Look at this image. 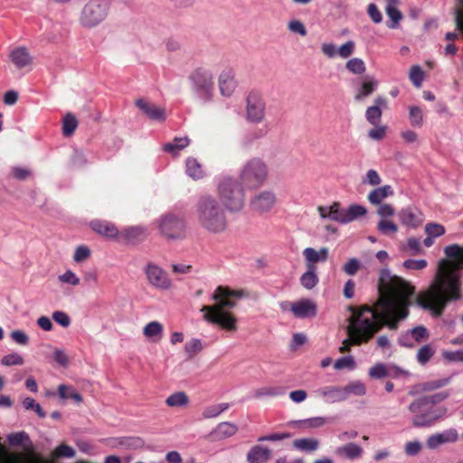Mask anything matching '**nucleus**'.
<instances>
[{"instance_id":"62","label":"nucleus","mask_w":463,"mask_h":463,"mask_svg":"<svg viewBox=\"0 0 463 463\" xmlns=\"http://www.w3.org/2000/svg\"><path fill=\"white\" fill-rule=\"evenodd\" d=\"M24 360L19 354L14 353L3 357L2 364L6 366L22 365Z\"/></svg>"},{"instance_id":"47","label":"nucleus","mask_w":463,"mask_h":463,"mask_svg":"<svg viewBox=\"0 0 463 463\" xmlns=\"http://www.w3.org/2000/svg\"><path fill=\"white\" fill-rule=\"evenodd\" d=\"M345 68L353 74L361 75L365 70L366 66L364 61L360 58H352L345 63Z\"/></svg>"},{"instance_id":"18","label":"nucleus","mask_w":463,"mask_h":463,"mask_svg":"<svg viewBox=\"0 0 463 463\" xmlns=\"http://www.w3.org/2000/svg\"><path fill=\"white\" fill-rule=\"evenodd\" d=\"M398 216L402 224L411 228L420 226L423 222L422 213L411 206L402 209Z\"/></svg>"},{"instance_id":"44","label":"nucleus","mask_w":463,"mask_h":463,"mask_svg":"<svg viewBox=\"0 0 463 463\" xmlns=\"http://www.w3.org/2000/svg\"><path fill=\"white\" fill-rule=\"evenodd\" d=\"M450 382L449 378H442L438 380H432L424 382L418 385V388L423 392H431L448 385Z\"/></svg>"},{"instance_id":"43","label":"nucleus","mask_w":463,"mask_h":463,"mask_svg":"<svg viewBox=\"0 0 463 463\" xmlns=\"http://www.w3.org/2000/svg\"><path fill=\"white\" fill-rule=\"evenodd\" d=\"M67 391H71V399L73 400L76 403H80L82 402V396L78 392H76V390L72 386L66 384H60L58 386V395L60 396L61 399H69Z\"/></svg>"},{"instance_id":"23","label":"nucleus","mask_w":463,"mask_h":463,"mask_svg":"<svg viewBox=\"0 0 463 463\" xmlns=\"http://www.w3.org/2000/svg\"><path fill=\"white\" fill-rule=\"evenodd\" d=\"M400 0H386L385 13L389 17L386 26L390 29H397L403 18L402 12L397 8Z\"/></svg>"},{"instance_id":"31","label":"nucleus","mask_w":463,"mask_h":463,"mask_svg":"<svg viewBox=\"0 0 463 463\" xmlns=\"http://www.w3.org/2000/svg\"><path fill=\"white\" fill-rule=\"evenodd\" d=\"M190 144V139L187 137H175L172 142L164 145L163 149L165 152L176 155L179 151L184 149Z\"/></svg>"},{"instance_id":"24","label":"nucleus","mask_w":463,"mask_h":463,"mask_svg":"<svg viewBox=\"0 0 463 463\" xmlns=\"http://www.w3.org/2000/svg\"><path fill=\"white\" fill-rule=\"evenodd\" d=\"M136 105L152 120L164 121L165 119V109L148 103L142 99H137Z\"/></svg>"},{"instance_id":"46","label":"nucleus","mask_w":463,"mask_h":463,"mask_svg":"<svg viewBox=\"0 0 463 463\" xmlns=\"http://www.w3.org/2000/svg\"><path fill=\"white\" fill-rule=\"evenodd\" d=\"M344 392H345V400L349 397L350 394H354L356 396H363L366 392L365 385L358 381L352 382L344 387Z\"/></svg>"},{"instance_id":"14","label":"nucleus","mask_w":463,"mask_h":463,"mask_svg":"<svg viewBox=\"0 0 463 463\" xmlns=\"http://www.w3.org/2000/svg\"><path fill=\"white\" fill-rule=\"evenodd\" d=\"M147 230L144 226H128L120 231L118 242L137 245L143 242L147 238Z\"/></svg>"},{"instance_id":"49","label":"nucleus","mask_w":463,"mask_h":463,"mask_svg":"<svg viewBox=\"0 0 463 463\" xmlns=\"http://www.w3.org/2000/svg\"><path fill=\"white\" fill-rule=\"evenodd\" d=\"M411 337L417 343L426 341L430 337V332L424 326H418L409 330Z\"/></svg>"},{"instance_id":"5","label":"nucleus","mask_w":463,"mask_h":463,"mask_svg":"<svg viewBox=\"0 0 463 463\" xmlns=\"http://www.w3.org/2000/svg\"><path fill=\"white\" fill-rule=\"evenodd\" d=\"M217 192L222 204L228 211L237 213L244 207V189L233 178H222L218 184Z\"/></svg>"},{"instance_id":"11","label":"nucleus","mask_w":463,"mask_h":463,"mask_svg":"<svg viewBox=\"0 0 463 463\" xmlns=\"http://www.w3.org/2000/svg\"><path fill=\"white\" fill-rule=\"evenodd\" d=\"M203 312L207 322L218 325L226 331L237 330V319L232 312L218 309H205Z\"/></svg>"},{"instance_id":"27","label":"nucleus","mask_w":463,"mask_h":463,"mask_svg":"<svg viewBox=\"0 0 463 463\" xmlns=\"http://www.w3.org/2000/svg\"><path fill=\"white\" fill-rule=\"evenodd\" d=\"M335 453L343 458L357 459L363 454V448L355 443H347L335 449Z\"/></svg>"},{"instance_id":"7","label":"nucleus","mask_w":463,"mask_h":463,"mask_svg":"<svg viewBox=\"0 0 463 463\" xmlns=\"http://www.w3.org/2000/svg\"><path fill=\"white\" fill-rule=\"evenodd\" d=\"M268 173V166L261 159L252 158L242 166L239 179L245 188L258 189L266 181Z\"/></svg>"},{"instance_id":"30","label":"nucleus","mask_w":463,"mask_h":463,"mask_svg":"<svg viewBox=\"0 0 463 463\" xmlns=\"http://www.w3.org/2000/svg\"><path fill=\"white\" fill-rule=\"evenodd\" d=\"M393 194V190L391 185H383L382 187L373 190L368 194V201L372 204H380L383 200Z\"/></svg>"},{"instance_id":"55","label":"nucleus","mask_w":463,"mask_h":463,"mask_svg":"<svg viewBox=\"0 0 463 463\" xmlns=\"http://www.w3.org/2000/svg\"><path fill=\"white\" fill-rule=\"evenodd\" d=\"M22 403L25 410L34 411L40 418L43 419L46 416L41 405L37 403L34 399L26 397Z\"/></svg>"},{"instance_id":"12","label":"nucleus","mask_w":463,"mask_h":463,"mask_svg":"<svg viewBox=\"0 0 463 463\" xmlns=\"http://www.w3.org/2000/svg\"><path fill=\"white\" fill-rule=\"evenodd\" d=\"M277 202L276 194L272 191L264 190L255 194L250 202V209L259 213L262 214L271 211Z\"/></svg>"},{"instance_id":"64","label":"nucleus","mask_w":463,"mask_h":463,"mask_svg":"<svg viewBox=\"0 0 463 463\" xmlns=\"http://www.w3.org/2000/svg\"><path fill=\"white\" fill-rule=\"evenodd\" d=\"M361 264L355 258L350 259L343 267V270L347 275H354L360 269Z\"/></svg>"},{"instance_id":"60","label":"nucleus","mask_w":463,"mask_h":463,"mask_svg":"<svg viewBox=\"0 0 463 463\" xmlns=\"http://www.w3.org/2000/svg\"><path fill=\"white\" fill-rule=\"evenodd\" d=\"M334 367L336 370H342L345 368L352 370L355 367V362L352 356H344L335 361Z\"/></svg>"},{"instance_id":"4","label":"nucleus","mask_w":463,"mask_h":463,"mask_svg":"<svg viewBox=\"0 0 463 463\" xmlns=\"http://www.w3.org/2000/svg\"><path fill=\"white\" fill-rule=\"evenodd\" d=\"M411 414V424L416 428H430L439 421L447 412L443 406H430L420 397L412 401L408 406Z\"/></svg>"},{"instance_id":"38","label":"nucleus","mask_w":463,"mask_h":463,"mask_svg":"<svg viewBox=\"0 0 463 463\" xmlns=\"http://www.w3.org/2000/svg\"><path fill=\"white\" fill-rule=\"evenodd\" d=\"M376 86L377 81L373 78L367 77L355 95V99L359 100L368 97L374 91Z\"/></svg>"},{"instance_id":"48","label":"nucleus","mask_w":463,"mask_h":463,"mask_svg":"<svg viewBox=\"0 0 463 463\" xmlns=\"http://www.w3.org/2000/svg\"><path fill=\"white\" fill-rule=\"evenodd\" d=\"M434 354L435 350L430 345H425L418 350L416 355L417 361L419 364L424 365L431 359Z\"/></svg>"},{"instance_id":"16","label":"nucleus","mask_w":463,"mask_h":463,"mask_svg":"<svg viewBox=\"0 0 463 463\" xmlns=\"http://www.w3.org/2000/svg\"><path fill=\"white\" fill-rule=\"evenodd\" d=\"M90 225L96 233L109 240L118 241L120 231H118L114 223L107 221L94 220L90 222Z\"/></svg>"},{"instance_id":"56","label":"nucleus","mask_w":463,"mask_h":463,"mask_svg":"<svg viewBox=\"0 0 463 463\" xmlns=\"http://www.w3.org/2000/svg\"><path fill=\"white\" fill-rule=\"evenodd\" d=\"M388 375V370L384 364L379 363L369 370V376L373 379H382Z\"/></svg>"},{"instance_id":"26","label":"nucleus","mask_w":463,"mask_h":463,"mask_svg":"<svg viewBox=\"0 0 463 463\" xmlns=\"http://www.w3.org/2000/svg\"><path fill=\"white\" fill-rule=\"evenodd\" d=\"M316 392L328 402H338L345 400L344 387L326 386L317 390Z\"/></svg>"},{"instance_id":"36","label":"nucleus","mask_w":463,"mask_h":463,"mask_svg":"<svg viewBox=\"0 0 463 463\" xmlns=\"http://www.w3.org/2000/svg\"><path fill=\"white\" fill-rule=\"evenodd\" d=\"M367 210L364 206L359 204H352L345 210V223L351 222L355 219L365 215Z\"/></svg>"},{"instance_id":"58","label":"nucleus","mask_w":463,"mask_h":463,"mask_svg":"<svg viewBox=\"0 0 463 463\" xmlns=\"http://www.w3.org/2000/svg\"><path fill=\"white\" fill-rule=\"evenodd\" d=\"M425 232L431 237H439L445 233V228L439 223L430 222L425 226Z\"/></svg>"},{"instance_id":"39","label":"nucleus","mask_w":463,"mask_h":463,"mask_svg":"<svg viewBox=\"0 0 463 463\" xmlns=\"http://www.w3.org/2000/svg\"><path fill=\"white\" fill-rule=\"evenodd\" d=\"M164 327L163 325L158 321L149 322L143 328V334L147 338L161 337L163 335Z\"/></svg>"},{"instance_id":"63","label":"nucleus","mask_w":463,"mask_h":463,"mask_svg":"<svg viewBox=\"0 0 463 463\" xmlns=\"http://www.w3.org/2000/svg\"><path fill=\"white\" fill-rule=\"evenodd\" d=\"M367 14H368L370 19L374 24L382 23V21H383V14H382L381 11L379 10L378 6L375 4L371 3V4L368 5V6H367Z\"/></svg>"},{"instance_id":"2","label":"nucleus","mask_w":463,"mask_h":463,"mask_svg":"<svg viewBox=\"0 0 463 463\" xmlns=\"http://www.w3.org/2000/svg\"><path fill=\"white\" fill-rule=\"evenodd\" d=\"M444 253L446 258L439 261L430 287L415 298L417 306L434 317H439L449 302L459 300L462 293L463 246L450 244L444 248Z\"/></svg>"},{"instance_id":"15","label":"nucleus","mask_w":463,"mask_h":463,"mask_svg":"<svg viewBox=\"0 0 463 463\" xmlns=\"http://www.w3.org/2000/svg\"><path fill=\"white\" fill-rule=\"evenodd\" d=\"M190 80L198 90L208 92L213 85L212 72L203 67L195 69L190 75Z\"/></svg>"},{"instance_id":"52","label":"nucleus","mask_w":463,"mask_h":463,"mask_svg":"<svg viewBox=\"0 0 463 463\" xmlns=\"http://www.w3.org/2000/svg\"><path fill=\"white\" fill-rule=\"evenodd\" d=\"M378 231L384 235H391L398 232V226L392 221L382 219L377 224Z\"/></svg>"},{"instance_id":"61","label":"nucleus","mask_w":463,"mask_h":463,"mask_svg":"<svg viewBox=\"0 0 463 463\" xmlns=\"http://www.w3.org/2000/svg\"><path fill=\"white\" fill-rule=\"evenodd\" d=\"M428 266V262L425 260H412L409 259L403 262V267L407 269L421 270Z\"/></svg>"},{"instance_id":"37","label":"nucleus","mask_w":463,"mask_h":463,"mask_svg":"<svg viewBox=\"0 0 463 463\" xmlns=\"http://www.w3.org/2000/svg\"><path fill=\"white\" fill-rule=\"evenodd\" d=\"M189 398L184 392H176L172 393L166 400L165 403L169 407H184L188 404Z\"/></svg>"},{"instance_id":"34","label":"nucleus","mask_w":463,"mask_h":463,"mask_svg":"<svg viewBox=\"0 0 463 463\" xmlns=\"http://www.w3.org/2000/svg\"><path fill=\"white\" fill-rule=\"evenodd\" d=\"M299 281L305 288L308 290L314 288L319 282L317 269H307V271L301 275Z\"/></svg>"},{"instance_id":"54","label":"nucleus","mask_w":463,"mask_h":463,"mask_svg":"<svg viewBox=\"0 0 463 463\" xmlns=\"http://www.w3.org/2000/svg\"><path fill=\"white\" fill-rule=\"evenodd\" d=\"M449 396V392L448 391H442L434 394L424 395L420 398L425 400L430 406H439L438 404L446 400Z\"/></svg>"},{"instance_id":"10","label":"nucleus","mask_w":463,"mask_h":463,"mask_svg":"<svg viewBox=\"0 0 463 463\" xmlns=\"http://www.w3.org/2000/svg\"><path fill=\"white\" fill-rule=\"evenodd\" d=\"M266 104L260 93L251 91L246 98V118L250 122L260 123L265 118Z\"/></svg>"},{"instance_id":"8","label":"nucleus","mask_w":463,"mask_h":463,"mask_svg":"<svg viewBox=\"0 0 463 463\" xmlns=\"http://www.w3.org/2000/svg\"><path fill=\"white\" fill-rule=\"evenodd\" d=\"M156 224L160 235L167 241L183 240L186 236L185 220L175 213H168L161 215Z\"/></svg>"},{"instance_id":"45","label":"nucleus","mask_w":463,"mask_h":463,"mask_svg":"<svg viewBox=\"0 0 463 463\" xmlns=\"http://www.w3.org/2000/svg\"><path fill=\"white\" fill-rule=\"evenodd\" d=\"M410 124L414 128H421L423 125V112L418 106L409 108Z\"/></svg>"},{"instance_id":"6","label":"nucleus","mask_w":463,"mask_h":463,"mask_svg":"<svg viewBox=\"0 0 463 463\" xmlns=\"http://www.w3.org/2000/svg\"><path fill=\"white\" fill-rule=\"evenodd\" d=\"M109 10L108 0H89L80 12L79 24L86 29L97 27L105 21Z\"/></svg>"},{"instance_id":"20","label":"nucleus","mask_w":463,"mask_h":463,"mask_svg":"<svg viewBox=\"0 0 463 463\" xmlns=\"http://www.w3.org/2000/svg\"><path fill=\"white\" fill-rule=\"evenodd\" d=\"M293 315L298 318L313 317L317 315V305L310 299H301L291 306Z\"/></svg>"},{"instance_id":"53","label":"nucleus","mask_w":463,"mask_h":463,"mask_svg":"<svg viewBox=\"0 0 463 463\" xmlns=\"http://www.w3.org/2000/svg\"><path fill=\"white\" fill-rule=\"evenodd\" d=\"M409 78L416 88H420L423 81V71L421 67L413 65L410 70Z\"/></svg>"},{"instance_id":"32","label":"nucleus","mask_w":463,"mask_h":463,"mask_svg":"<svg viewBox=\"0 0 463 463\" xmlns=\"http://www.w3.org/2000/svg\"><path fill=\"white\" fill-rule=\"evenodd\" d=\"M237 431L238 428L235 424L222 422L217 425L213 433L218 439H226L233 436Z\"/></svg>"},{"instance_id":"28","label":"nucleus","mask_w":463,"mask_h":463,"mask_svg":"<svg viewBox=\"0 0 463 463\" xmlns=\"http://www.w3.org/2000/svg\"><path fill=\"white\" fill-rule=\"evenodd\" d=\"M271 451L265 447L255 445L247 454L249 463H264L270 458Z\"/></svg>"},{"instance_id":"35","label":"nucleus","mask_w":463,"mask_h":463,"mask_svg":"<svg viewBox=\"0 0 463 463\" xmlns=\"http://www.w3.org/2000/svg\"><path fill=\"white\" fill-rule=\"evenodd\" d=\"M186 173L194 180L202 179L204 175L202 165L193 157H189L186 160Z\"/></svg>"},{"instance_id":"21","label":"nucleus","mask_w":463,"mask_h":463,"mask_svg":"<svg viewBox=\"0 0 463 463\" xmlns=\"http://www.w3.org/2000/svg\"><path fill=\"white\" fill-rule=\"evenodd\" d=\"M219 88L222 95L230 97L235 88L234 71L232 68H225L219 76Z\"/></svg>"},{"instance_id":"1","label":"nucleus","mask_w":463,"mask_h":463,"mask_svg":"<svg viewBox=\"0 0 463 463\" xmlns=\"http://www.w3.org/2000/svg\"><path fill=\"white\" fill-rule=\"evenodd\" d=\"M378 292L373 305L348 307L352 313L346 328L348 336L342 342L340 353H348L352 346L368 343L383 327L397 331L409 317L410 307L417 296L411 282L384 269L380 272Z\"/></svg>"},{"instance_id":"50","label":"nucleus","mask_w":463,"mask_h":463,"mask_svg":"<svg viewBox=\"0 0 463 463\" xmlns=\"http://www.w3.org/2000/svg\"><path fill=\"white\" fill-rule=\"evenodd\" d=\"M229 408V403H219L209 406L203 411V416L205 419L214 418L220 415L222 411Z\"/></svg>"},{"instance_id":"59","label":"nucleus","mask_w":463,"mask_h":463,"mask_svg":"<svg viewBox=\"0 0 463 463\" xmlns=\"http://www.w3.org/2000/svg\"><path fill=\"white\" fill-rule=\"evenodd\" d=\"M354 49H355V43L354 41H347L346 43H345L344 44H342L338 49H337V54L341 57V58H348L350 57L354 52Z\"/></svg>"},{"instance_id":"29","label":"nucleus","mask_w":463,"mask_h":463,"mask_svg":"<svg viewBox=\"0 0 463 463\" xmlns=\"http://www.w3.org/2000/svg\"><path fill=\"white\" fill-rule=\"evenodd\" d=\"M10 59L12 62L19 69L29 65L32 61V58L24 47H19L13 50L10 53Z\"/></svg>"},{"instance_id":"17","label":"nucleus","mask_w":463,"mask_h":463,"mask_svg":"<svg viewBox=\"0 0 463 463\" xmlns=\"http://www.w3.org/2000/svg\"><path fill=\"white\" fill-rule=\"evenodd\" d=\"M303 256L307 269H317V262H325L328 259V249L323 247L317 250L314 248L308 247L304 249Z\"/></svg>"},{"instance_id":"51","label":"nucleus","mask_w":463,"mask_h":463,"mask_svg":"<svg viewBox=\"0 0 463 463\" xmlns=\"http://www.w3.org/2000/svg\"><path fill=\"white\" fill-rule=\"evenodd\" d=\"M325 423L326 420L323 417H314L295 422L296 425L304 429L318 428L323 426Z\"/></svg>"},{"instance_id":"33","label":"nucleus","mask_w":463,"mask_h":463,"mask_svg":"<svg viewBox=\"0 0 463 463\" xmlns=\"http://www.w3.org/2000/svg\"><path fill=\"white\" fill-rule=\"evenodd\" d=\"M293 446L298 450L312 452L318 449L319 441L312 438L298 439L293 441Z\"/></svg>"},{"instance_id":"22","label":"nucleus","mask_w":463,"mask_h":463,"mask_svg":"<svg viewBox=\"0 0 463 463\" xmlns=\"http://www.w3.org/2000/svg\"><path fill=\"white\" fill-rule=\"evenodd\" d=\"M341 204L338 202L333 203L329 207L318 206L317 212L321 218H329L332 221L339 223H345V209H341Z\"/></svg>"},{"instance_id":"19","label":"nucleus","mask_w":463,"mask_h":463,"mask_svg":"<svg viewBox=\"0 0 463 463\" xmlns=\"http://www.w3.org/2000/svg\"><path fill=\"white\" fill-rule=\"evenodd\" d=\"M458 439V431L455 429H449L441 433H436L430 436L426 444L429 449H434L442 444L456 442Z\"/></svg>"},{"instance_id":"40","label":"nucleus","mask_w":463,"mask_h":463,"mask_svg":"<svg viewBox=\"0 0 463 463\" xmlns=\"http://www.w3.org/2000/svg\"><path fill=\"white\" fill-rule=\"evenodd\" d=\"M75 454L76 452L72 447L62 443L55 448L53 451H52L51 458L52 460L61 458H71L75 456Z\"/></svg>"},{"instance_id":"3","label":"nucleus","mask_w":463,"mask_h":463,"mask_svg":"<svg viewBox=\"0 0 463 463\" xmlns=\"http://www.w3.org/2000/svg\"><path fill=\"white\" fill-rule=\"evenodd\" d=\"M194 216L198 226L210 234H222L228 229L225 208L213 195L199 197L194 206Z\"/></svg>"},{"instance_id":"57","label":"nucleus","mask_w":463,"mask_h":463,"mask_svg":"<svg viewBox=\"0 0 463 463\" xmlns=\"http://www.w3.org/2000/svg\"><path fill=\"white\" fill-rule=\"evenodd\" d=\"M281 393H282L281 390L278 387L265 386V387L257 389L254 392V396L256 398H262L265 396H278Z\"/></svg>"},{"instance_id":"9","label":"nucleus","mask_w":463,"mask_h":463,"mask_svg":"<svg viewBox=\"0 0 463 463\" xmlns=\"http://www.w3.org/2000/svg\"><path fill=\"white\" fill-rule=\"evenodd\" d=\"M242 295L243 293L241 290H231L228 288L219 286L213 293V299L216 301V304L203 306L201 311L205 309L225 310V308H232L236 306L234 299L241 298Z\"/></svg>"},{"instance_id":"13","label":"nucleus","mask_w":463,"mask_h":463,"mask_svg":"<svg viewBox=\"0 0 463 463\" xmlns=\"http://www.w3.org/2000/svg\"><path fill=\"white\" fill-rule=\"evenodd\" d=\"M149 284L159 289H169L172 286L167 273L157 265L149 263L145 270Z\"/></svg>"},{"instance_id":"42","label":"nucleus","mask_w":463,"mask_h":463,"mask_svg":"<svg viewBox=\"0 0 463 463\" xmlns=\"http://www.w3.org/2000/svg\"><path fill=\"white\" fill-rule=\"evenodd\" d=\"M78 127L76 117L71 113L66 114L62 120V133L65 137H71Z\"/></svg>"},{"instance_id":"25","label":"nucleus","mask_w":463,"mask_h":463,"mask_svg":"<svg viewBox=\"0 0 463 463\" xmlns=\"http://www.w3.org/2000/svg\"><path fill=\"white\" fill-rule=\"evenodd\" d=\"M381 108H387V99L383 97H378L374 99V105L369 107L366 109L365 117L367 121L373 125L377 126L381 120L383 111Z\"/></svg>"},{"instance_id":"41","label":"nucleus","mask_w":463,"mask_h":463,"mask_svg":"<svg viewBox=\"0 0 463 463\" xmlns=\"http://www.w3.org/2000/svg\"><path fill=\"white\" fill-rule=\"evenodd\" d=\"M203 349V345L200 339L193 338L184 345V352L187 359H193L198 353Z\"/></svg>"}]
</instances>
